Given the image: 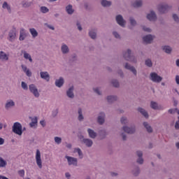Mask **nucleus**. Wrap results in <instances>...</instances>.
Returning <instances> with one entry per match:
<instances>
[{"mask_svg": "<svg viewBox=\"0 0 179 179\" xmlns=\"http://www.w3.org/2000/svg\"><path fill=\"white\" fill-rule=\"evenodd\" d=\"M26 37H27V34H26V30L22 28L20 31V37H19L20 41H23L24 38H26Z\"/></svg>", "mask_w": 179, "mask_h": 179, "instance_id": "30", "label": "nucleus"}, {"mask_svg": "<svg viewBox=\"0 0 179 179\" xmlns=\"http://www.w3.org/2000/svg\"><path fill=\"white\" fill-rule=\"evenodd\" d=\"M75 91V87L71 86L69 87L66 91V96L69 99H71V100H73L75 99V93L73 92Z\"/></svg>", "mask_w": 179, "mask_h": 179, "instance_id": "16", "label": "nucleus"}, {"mask_svg": "<svg viewBox=\"0 0 179 179\" xmlns=\"http://www.w3.org/2000/svg\"><path fill=\"white\" fill-rule=\"evenodd\" d=\"M58 115V109H55L52 111V118H55Z\"/></svg>", "mask_w": 179, "mask_h": 179, "instance_id": "53", "label": "nucleus"}, {"mask_svg": "<svg viewBox=\"0 0 179 179\" xmlns=\"http://www.w3.org/2000/svg\"><path fill=\"white\" fill-rule=\"evenodd\" d=\"M133 177H139L141 174V167L138 165H134L131 171Z\"/></svg>", "mask_w": 179, "mask_h": 179, "instance_id": "18", "label": "nucleus"}, {"mask_svg": "<svg viewBox=\"0 0 179 179\" xmlns=\"http://www.w3.org/2000/svg\"><path fill=\"white\" fill-rule=\"evenodd\" d=\"M136 156L137 157L136 163L142 166V164L145 163V159H143V151L141 150L136 151Z\"/></svg>", "mask_w": 179, "mask_h": 179, "instance_id": "5", "label": "nucleus"}, {"mask_svg": "<svg viewBox=\"0 0 179 179\" xmlns=\"http://www.w3.org/2000/svg\"><path fill=\"white\" fill-rule=\"evenodd\" d=\"M2 8L3 9H7L8 12H9V13H10V12H12V9L10 8V6H9V4H8V2L4 1L3 5H2Z\"/></svg>", "mask_w": 179, "mask_h": 179, "instance_id": "44", "label": "nucleus"}, {"mask_svg": "<svg viewBox=\"0 0 179 179\" xmlns=\"http://www.w3.org/2000/svg\"><path fill=\"white\" fill-rule=\"evenodd\" d=\"M66 12L68 13V15L73 14L75 10H73L72 5L69 4L66 7Z\"/></svg>", "mask_w": 179, "mask_h": 179, "instance_id": "40", "label": "nucleus"}, {"mask_svg": "<svg viewBox=\"0 0 179 179\" xmlns=\"http://www.w3.org/2000/svg\"><path fill=\"white\" fill-rule=\"evenodd\" d=\"M173 6L171 5L168 4L167 3H162L158 5L157 10L159 13L162 15H164L170 10Z\"/></svg>", "mask_w": 179, "mask_h": 179, "instance_id": "2", "label": "nucleus"}, {"mask_svg": "<svg viewBox=\"0 0 179 179\" xmlns=\"http://www.w3.org/2000/svg\"><path fill=\"white\" fill-rule=\"evenodd\" d=\"M31 2H27V3H24V4H22V6L24 8H29V6L31 5Z\"/></svg>", "mask_w": 179, "mask_h": 179, "instance_id": "61", "label": "nucleus"}, {"mask_svg": "<svg viewBox=\"0 0 179 179\" xmlns=\"http://www.w3.org/2000/svg\"><path fill=\"white\" fill-rule=\"evenodd\" d=\"M112 34H113V37L115 38H116V40H121V34H120V33H118V31H113L112 32Z\"/></svg>", "mask_w": 179, "mask_h": 179, "instance_id": "46", "label": "nucleus"}, {"mask_svg": "<svg viewBox=\"0 0 179 179\" xmlns=\"http://www.w3.org/2000/svg\"><path fill=\"white\" fill-rule=\"evenodd\" d=\"M88 36L92 40H97V29L92 27L88 29Z\"/></svg>", "mask_w": 179, "mask_h": 179, "instance_id": "15", "label": "nucleus"}, {"mask_svg": "<svg viewBox=\"0 0 179 179\" xmlns=\"http://www.w3.org/2000/svg\"><path fill=\"white\" fill-rule=\"evenodd\" d=\"M29 118L31 121L29 123V127L31 128H36L37 127V122H38L37 117H30Z\"/></svg>", "mask_w": 179, "mask_h": 179, "instance_id": "29", "label": "nucleus"}, {"mask_svg": "<svg viewBox=\"0 0 179 179\" xmlns=\"http://www.w3.org/2000/svg\"><path fill=\"white\" fill-rule=\"evenodd\" d=\"M120 136H122V141H125L127 139V136L125 133L122 132L120 134Z\"/></svg>", "mask_w": 179, "mask_h": 179, "instance_id": "56", "label": "nucleus"}, {"mask_svg": "<svg viewBox=\"0 0 179 179\" xmlns=\"http://www.w3.org/2000/svg\"><path fill=\"white\" fill-rule=\"evenodd\" d=\"M122 131L129 135H134L136 132V125L132 124L131 126L124 125L122 127Z\"/></svg>", "mask_w": 179, "mask_h": 179, "instance_id": "4", "label": "nucleus"}, {"mask_svg": "<svg viewBox=\"0 0 179 179\" xmlns=\"http://www.w3.org/2000/svg\"><path fill=\"white\" fill-rule=\"evenodd\" d=\"M173 20H175V22H176V23H178L179 17H178V15H177V14L173 15Z\"/></svg>", "mask_w": 179, "mask_h": 179, "instance_id": "57", "label": "nucleus"}, {"mask_svg": "<svg viewBox=\"0 0 179 179\" xmlns=\"http://www.w3.org/2000/svg\"><path fill=\"white\" fill-rule=\"evenodd\" d=\"M76 26H77L78 29L79 30V31H82L83 30V28H82V25L80 24V22H77Z\"/></svg>", "mask_w": 179, "mask_h": 179, "instance_id": "58", "label": "nucleus"}, {"mask_svg": "<svg viewBox=\"0 0 179 179\" xmlns=\"http://www.w3.org/2000/svg\"><path fill=\"white\" fill-rule=\"evenodd\" d=\"M150 107L152 108V110H164V107L160 104H159L156 101H152L150 102Z\"/></svg>", "mask_w": 179, "mask_h": 179, "instance_id": "20", "label": "nucleus"}, {"mask_svg": "<svg viewBox=\"0 0 179 179\" xmlns=\"http://www.w3.org/2000/svg\"><path fill=\"white\" fill-rule=\"evenodd\" d=\"M83 143L87 146V148H92L93 146V140L90 138H85L83 140Z\"/></svg>", "mask_w": 179, "mask_h": 179, "instance_id": "31", "label": "nucleus"}, {"mask_svg": "<svg viewBox=\"0 0 179 179\" xmlns=\"http://www.w3.org/2000/svg\"><path fill=\"white\" fill-rule=\"evenodd\" d=\"M155 38V36L154 35L148 34L143 37V41H144L145 44H152Z\"/></svg>", "mask_w": 179, "mask_h": 179, "instance_id": "19", "label": "nucleus"}, {"mask_svg": "<svg viewBox=\"0 0 179 179\" xmlns=\"http://www.w3.org/2000/svg\"><path fill=\"white\" fill-rule=\"evenodd\" d=\"M8 162L3 158L0 157V167L5 168L6 167Z\"/></svg>", "mask_w": 179, "mask_h": 179, "instance_id": "47", "label": "nucleus"}, {"mask_svg": "<svg viewBox=\"0 0 179 179\" xmlns=\"http://www.w3.org/2000/svg\"><path fill=\"white\" fill-rule=\"evenodd\" d=\"M96 121L99 125H104L106 122V113L103 111L99 112L96 117Z\"/></svg>", "mask_w": 179, "mask_h": 179, "instance_id": "10", "label": "nucleus"}, {"mask_svg": "<svg viewBox=\"0 0 179 179\" xmlns=\"http://www.w3.org/2000/svg\"><path fill=\"white\" fill-rule=\"evenodd\" d=\"M21 87L23 90H29V86L27 85V83H24V81L21 83Z\"/></svg>", "mask_w": 179, "mask_h": 179, "instance_id": "50", "label": "nucleus"}, {"mask_svg": "<svg viewBox=\"0 0 179 179\" xmlns=\"http://www.w3.org/2000/svg\"><path fill=\"white\" fill-rule=\"evenodd\" d=\"M117 73L120 75V78H124V71H122V70H118Z\"/></svg>", "mask_w": 179, "mask_h": 179, "instance_id": "62", "label": "nucleus"}, {"mask_svg": "<svg viewBox=\"0 0 179 179\" xmlns=\"http://www.w3.org/2000/svg\"><path fill=\"white\" fill-rule=\"evenodd\" d=\"M9 55H6L5 52L1 51L0 52V61H8Z\"/></svg>", "mask_w": 179, "mask_h": 179, "instance_id": "33", "label": "nucleus"}, {"mask_svg": "<svg viewBox=\"0 0 179 179\" xmlns=\"http://www.w3.org/2000/svg\"><path fill=\"white\" fill-rule=\"evenodd\" d=\"M29 32L31 34L33 38H36L38 36V32H37V30L34 28L29 29Z\"/></svg>", "mask_w": 179, "mask_h": 179, "instance_id": "41", "label": "nucleus"}, {"mask_svg": "<svg viewBox=\"0 0 179 179\" xmlns=\"http://www.w3.org/2000/svg\"><path fill=\"white\" fill-rule=\"evenodd\" d=\"M162 50L166 52V54H171L173 52V48L169 45L162 46Z\"/></svg>", "mask_w": 179, "mask_h": 179, "instance_id": "35", "label": "nucleus"}, {"mask_svg": "<svg viewBox=\"0 0 179 179\" xmlns=\"http://www.w3.org/2000/svg\"><path fill=\"white\" fill-rule=\"evenodd\" d=\"M77 114H78L77 118L80 122H83V121H85V115H83V109H82V108H78Z\"/></svg>", "mask_w": 179, "mask_h": 179, "instance_id": "21", "label": "nucleus"}, {"mask_svg": "<svg viewBox=\"0 0 179 179\" xmlns=\"http://www.w3.org/2000/svg\"><path fill=\"white\" fill-rule=\"evenodd\" d=\"M21 52L24 55V58L25 59H29V62H33V59H31V55H30V54L27 53L25 50H22Z\"/></svg>", "mask_w": 179, "mask_h": 179, "instance_id": "36", "label": "nucleus"}, {"mask_svg": "<svg viewBox=\"0 0 179 179\" xmlns=\"http://www.w3.org/2000/svg\"><path fill=\"white\" fill-rule=\"evenodd\" d=\"M143 125L144 128H145L146 131L148 134L153 133V128L152 127V126L150 125V124L148 122H144L143 123Z\"/></svg>", "mask_w": 179, "mask_h": 179, "instance_id": "28", "label": "nucleus"}, {"mask_svg": "<svg viewBox=\"0 0 179 179\" xmlns=\"http://www.w3.org/2000/svg\"><path fill=\"white\" fill-rule=\"evenodd\" d=\"M143 30L144 31H146L147 33H152V29H150V27H148L146 26L143 27Z\"/></svg>", "mask_w": 179, "mask_h": 179, "instance_id": "54", "label": "nucleus"}, {"mask_svg": "<svg viewBox=\"0 0 179 179\" xmlns=\"http://www.w3.org/2000/svg\"><path fill=\"white\" fill-rule=\"evenodd\" d=\"M129 22L132 27L138 26V22H136V20H135V18L132 16L129 17Z\"/></svg>", "mask_w": 179, "mask_h": 179, "instance_id": "37", "label": "nucleus"}, {"mask_svg": "<svg viewBox=\"0 0 179 179\" xmlns=\"http://www.w3.org/2000/svg\"><path fill=\"white\" fill-rule=\"evenodd\" d=\"M70 61H71V62L78 61V55L76 54H73L71 57Z\"/></svg>", "mask_w": 179, "mask_h": 179, "instance_id": "52", "label": "nucleus"}, {"mask_svg": "<svg viewBox=\"0 0 179 179\" xmlns=\"http://www.w3.org/2000/svg\"><path fill=\"white\" fill-rule=\"evenodd\" d=\"M175 128L179 129V116L178 117V121L175 123Z\"/></svg>", "mask_w": 179, "mask_h": 179, "instance_id": "64", "label": "nucleus"}, {"mask_svg": "<svg viewBox=\"0 0 179 179\" xmlns=\"http://www.w3.org/2000/svg\"><path fill=\"white\" fill-rule=\"evenodd\" d=\"M35 159L38 167L43 169V161H41V152H40V150H36Z\"/></svg>", "mask_w": 179, "mask_h": 179, "instance_id": "14", "label": "nucleus"}, {"mask_svg": "<svg viewBox=\"0 0 179 179\" xmlns=\"http://www.w3.org/2000/svg\"><path fill=\"white\" fill-rule=\"evenodd\" d=\"M106 100L109 104H113V103L118 100V96H117V95H108L106 97Z\"/></svg>", "mask_w": 179, "mask_h": 179, "instance_id": "24", "label": "nucleus"}, {"mask_svg": "<svg viewBox=\"0 0 179 179\" xmlns=\"http://www.w3.org/2000/svg\"><path fill=\"white\" fill-rule=\"evenodd\" d=\"M146 19L149 22H156L157 20V14L153 10H150L148 13L146 15Z\"/></svg>", "mask_w": 179, "mask_h": 179, "instance_id": "9", "label": "nucleus"}, {"mask_svg": "<svg viewBox=\"0 0 179 179\" xmlns=\"http://www.w3.org/2000/svg\"><path fill=\"white\" fill-rule=\"evenodd\" d=\"M40 76L41 79H43V80H46V82H50V73H48L47 71H41Z\"/></svg>", "mask_w": 179, "mask_h": 179, "instance_id": "25", "label": "nucleus"}, {"mask_svg": "<svg viewBox=\"0 0 179 179\" xmlns=\"http://www.w3.org/2000/svg\"><path fill=\"white\" fill-rule=\"evenodd\" d=\"M20 177H24V171L23 169L18 171Z\"/></svg>", "mask_w": 179, "mask_h": 179, "instance_id": "60", "label": "nucleus"}, {"mask_svg": "<svg viewBox=\"0 0 179 179\" xmlns=\"http://www.w3.org/2000/svg\"><path fill=\"white\" fill-rule=\"evenodd\" d=\"M65 159H66L69 166H73L74 167H78V158L66 155L65 156Z\"/></svg>", "mask_w": 179, "mask_h": 179, "instance_id": "12", "label": "nucleus"}, {"mask_svg": "<svg viewBox=\"0 0 179 179\" xmlns=\"http://www.w3.org/2000/svg\"><path fill=\"white\" fill-rule=\"evenodd\" d=\"M143 6V0H135L132 2L133 8H142Z\"/></svg>", "mask_w": 179, "mask_h": 179, "instance_id": "26", "label": "nucleus"}, {"mask_svg": "<svg viewBox=\"0 0 179 179\" xmlns=\"http://www.w3.org/2000/svg\"><path fill=\"white\" fill-rule=\"evenodd\" d=\"M74 153H78L80 159H83V152H82V150L79 148H76L74 149Z\"/></svg>", "mask_w": 179, "mask_h": 179, "instance_id": "42", "label": "nucleus"}, {"mask_svg": "<svg viewBox=\"0 0 179 179\" xmlns=\"http://www.w3.org/2000/svg\"><path fill=\"white\" fill-rule=\"evenodd\" d=\"M129 120H128L127 117L123 116L120 118V123L122 125H127V124H129Z\"/></svg>", "mask_w": 179, "mask_h": 179, "instance_id": "43", "label": "nucleus"}, {"mask_svg": "<svg viewBox=\"0 0 179 179\" xmlns=\"http://www.w3.org/2000/svg\"><path fill=\"white\" fill-rule=\"evenodd\" d=\"M145 65L148 68H152L153 66V62H152V59H146L145 60Z\"/></svg>", "mask_w": 179, "mask_h": 179, "instance_id": "45", "label": "nucleus"}, {"mask_svg": "<svg viewBox=\"0 0 179 179\" xmlns=\"http://www.w3.org/2000/svg\"><path fill=\"white\" fill-rule=\"evenodd\" d=\"M110 83L113 87H115L116 89L120 88V81L117 79L111 80Z\"/></svg>", "mask_w": 179, "mask_h": 179, "instance_id": "38", "label": "nucleus"}, {"mask_svg": "<svg viewBox=\"0 0 179 179\" xmlns=\"http://www.w3.org/2000/svg\"><path fill=\"white\" fill-rule=\"evenodd\" d=\"M101 5L103 8H110V6H111V5H113V2H111L108 0H101Z\"/></svg>", "mask_w": 179, "mask_h": 179, "instance_id": "32", "label": "nucleus"}, {"mask_svg": "<svg viewBox=\"0 0 179 179\" xmlns=\"http://www.w3.org/2000/svg\"><path fill=\"white\" fill-rule=\"evenodd\" d=\"M93 92H94L96 94H98V96H101V91L99 87H94Z\"/></svg>", "mask_w": 179, "mask_h": 179, "instance_id": "51", "label": "nucleus"}, {"mask_svg": "<svg viewBox=\"0 0 179 179\" xmlns=\"http://www.w3.org/2000/svg\"><path fill=\"white\" fill-rule=\"evenodd\" d=\"M29 90L30 93H31L36 99H38V97H40V92H38V89L37 88V86H36V85L30 84L29 85Z\"/></svg>", "mask_w": 179, "mask_h": 179, "instance_id": "6", "label": "nucleus"}, {"mask_svg": "<svg viewBox=\"0 0 179 179\" xmlns=\"http://www.w3.org/2000/svg\"><path fill=\"white\" fill-rule=\"evenodd\" d=\"M61 52L63 55H68L71 52V49L69 46L65 43H62L60 47Z\"/></svg>", "mask_w": 179, "mask_h": 179, "instance_id": "17", "label": "nucleus"}, {"mask_svg": "<svg viewBox=\"0 0 179 179\" xmlns=\"http://www.w3.org/2000/svg\"><path fill=\"white\" fill-rule=\"evenodd\" d=\"M122 55L125 61L132 62V64L138 63V58H136V57L134 55V52H132V50L128 48L126 50H124L122 52Z\"/></svg>", "mask_w": 179, "mask_h": 179, "instance_id": "1", "label": "nucleus"}, {"mask_svg": "<svg viewBox=\"0 0 179 179\" xmlns=\"http://www.w3.org/2000/svg\"><path fill=\"white\" fill-rule=\"evenodd\" d=\"M150 79L152 80V82H154L155 83H160L163 80V78L162 76L157 75L156 73H151L150 74Z\"/></svg>", "mask_w": 179, "mask_h": 179, "instance_id": "11", "label": "nucleus"}, {"mask_svg": "<svg viewBox=\"0 0 179 179\" xmlns=\"http://www.w3.org/2000/svg\"><path fill=\"white\" fill-rule=\"evenodd\" d=\"M40 11L42 13H48V12H50V9H48V8H47L46 6H41L40 8Z\"/></svg>", "mask_w": 179, "mask_h": 179, "instance_id": "48", "label": "nucleus"}, {"mask_svg": "<svg viewBox=\"0 0 179 179\" xmlns=\"http://www.w3.org/2000/svg\"><path fill=\"white\" fill-rule=\"evenodd\" d=\"M115 22L120 27H125L127 26V20L124 19V17L121 14L115 16Z\"/></svg>", "mask_w": 179, "mask_h": 179, "instance_id": "7", "label": "nucleus"}, {"mask_svg": "<svg viewBox=\"0 0 179 179\" xmlns=\"http://www.w3.org/2000/svg\"><path fill=\"white\" fill-rule=\"evenodd\" d=\"M99 134V138L101 139H106V137L108 135L107 131H106L105 129L100 130Z\"/></svg>", "mask_w": 179, "mask_h": 179, "instance_id": "39", "label": "nucleus"}, {"mask_svg": "<svg viewBox=\"0 0 179 179\" xmlns=\"http://www.w3.org/2000/svg\"><path fill=\"white\" fill-rule=\"evenodd\" d=\"M12 131L14 134H16V135L22 136L23 134L22 124H20L19 122H15L13 125Z\"/></svg>", "mask_w": 179, "mask_h": 179, "instance_id": "3", "label": "nucleus"}, {"mask_svg": "<svg viewBox=\"0 0 179 179\" xmlns=\"http://www.w3.org/2000/svg\"><path fill=\"white\" fill-rule=\"evenodd\" d=\"M178 108H171L168 110L169 114H175L177 113Z\"/></svg>", "mask_w": 179, "mask_h": 179, "instance_id": "55", "label": "nucleus"}, {"mask_svg": "<svg viewBox=\"0 0 179 179\" xmlns=\"http://www.w3.org/2000/svg\"><path fill=\"white\" fill-rule=\"evenodd\" d=\"M17 36V31H16V28H13L11 30L8 31V36L7 39L10 43H13L15 40H16V37Z\"/></svg>", "mask_w": 179, "mask_h": 179, "instance_id": "8", "label": "nucleus"}, {"mask_svg": "<svg viewBox=\"0 0 179 179\" xmlns=\"http://www.w3.org/2000/svg\"><path fill=\"white\" fill-rule=\"evenodd\" d=\"M124 68L126 69L127 71H129L134 75V76H137L138 75V71L136 70V68L135 66L131 65V64L126 62L124 65Z\"/></svg>", "mask_w": 179, "mask_h": 179, "instance_id": "13", "label": "nucleus"}, {"mask_svg": "<svg viewBox=\"0 0 179 179\" xmlns=\"http://www.w3.org/2000/svg\"><path fill=\"white\" fill-rule=\"evenodd\" d=\"M87 132L91 139H96V138H97V132L94 131V130H93L92 129H87Z\"/></svg>", "mask_w": 179, "mask_h": 179, "instance_id": "23", "label": "nucleus"}, {"mask_svg": "<svg viewBox=\"0 0 179 179\" xmlns=\"http://www.w3.org/2000/svg\"><path fill=\"white\" fill-rule=\"evenodd\" d=\"M78 138L80 139V141L81 142V143H83V141L86 138H85V136L82 134L78 136Z\"/></svg>", "mask_w": 179, "mask_h": 179, "instance_id": "63", "label": "nucleus"}, {"mask_svg": "<svg viewBox=\"0 0 179 179\" xmlns=\"http://www.w3.org/2000/svg\"><path fill=\"white\" fill-rule=\"evenodd\" d=\"M64 83H65L64 78L60 77L59 79L55 80V85L57 87H62L64 86Z\"/></svg>", "mask_w": 179, "mask_h": 179, "instance_id": "27", "label": "nucleus"}, {"mask_svg": "<svg viewBox=\"0 0 179 179\" xmlns=\"http://www.w3.org/2000/svg\"><path fill=\"white\" fill-rule=\"evenodd\" d=\"M45 25L46 26V27H48V29H50V30H55V27H54V26L51 25V24H48V23H45Z\"/></svg>", "mask_w": 179, "mask_h": 179, "instance_id": "59", "label": "nucleus"}, {"mask_svg": "<svg viewBox=\"0 0 179 179\" xmlns=\"http://www.w3.org/2000/svg\"><path fill=\"white\" fill-rule=\"evenodd\" d=\"M55 142L57 145H61V143H62V138L61 137L55 136Z\"/></svg>", "mask_w": 179, "mask_h": 179, "instance_id": "49", "label": "nucleus"}, {"mask_svg": "<svg viewBox=\"0 0 179 179\" xmlns=\"http://www.w3.org/2000/svg\"><path fill=\"white\" fill-rule=\"evenodd\" d=\"M137 111L142 114L145 118H149V113H148V111L143 108H138Z\"/></svg>", "mask_w": 179, "mask_h": 179, "instance_id": "34", "label": "nucleus"}, {"mask_svg": "<svg viewBox=\"0 0 179 179\" xmlns=\"http://www.w3.org/2000/svg\"><path fill=\"white\" fill-rule=\"evenodd\" d=\"M15 106V103L14 101L12 99H8L6 101L4 107L6 110H10V108H13Z\"/></svg>", "mask_w": 179, "mask_h": 179, "instance_id": "22", "label": "nucleus"}]
</instances>
